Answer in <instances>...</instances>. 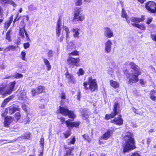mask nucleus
Wrapping results in <instances>:
<instances>
[{
    "instance_id": "38",
    "label": "nucleus",
    "mask_w": 156,
    "mask_h": 156,
    "mask_svg": "<svg viewBox=\"0 0 156 156\" xmlns=\"http://www.w3.org/2000/svg\"><path fill=\"white\" fill-rule=\"evenodd\" d=\"M21 115L19 112L16 113L14 115V118L15 119V122L18 121L19 119L20 118Z\"/></svg>"
},
{
    "instance_id": "62",
    "label": "nucleus",
    "mask_w": 156,
    "mask_h": 156,
    "mask_svg": "<svg viewBox=\"0 0 156 156\" xmlns=\"http://www.w3.org/2000/svg\"><path fill=\"white\" fill-rule=\"evenodd\" d=\"M155 131V130L154 129H151L149 131V133H152L153 132H154Z\"/></svg>"
},
{
    "instance_id": "25",
    "label": "nucleus",
    "mask_w": 156,
    "mask_h": 156,
    "mask_svg": "<svg viewBox=\"0 0 156 156\" xmlns=\"http://www.w3.org/2000/svg\"><path fill=\"white\" fill-rule=\"evenodd\" d=\"M109 83L111 86L114 88L116 89L119 88V83L113 80H110L109 82Z\"/></svg>"
},
{
    "instance_id": "56",
    "label": "nucleus",
    "mask_w": 156,
    "mask_h": 156,
    "mask_svg": "<svg viewBox=\"0 0 156 156\" xmlns=\"http://www.w3.org/2000/svg\"><path fill=\"white\" fill-rule=\"evenodd\" d=\"M3 16V14L2 12V7L0 6V16H1V18H2Z\"/></svg>"
},
{
    "instance_id": "34",
    "label": "nucleus",
    "mask_w": 156,
    "mask_h": 156,
    "mask_svg": "<svg viewBox=\"0 0 156 156\" xmlns=\"http://www.w3.org/2000/svg\"><path fill=\"white\" fill-rule=\"evenodd\" d=\"M122 16L123 18H125L126 19V21L128 23L129 22V21L128 20V15H127L125 11L123 9H122Z\"/></svg>"
},
{
    "instance_id": "51",
    "label": "nucleus",
    "mask_w": 156,
    "mask_h": 156,
    "mask_svg": "<svg viewBox=\"0 0 156 156\" xmlns=\"http://www.w3.org/2000/svg\"><path fill=\"white\" fill-rule=\"evenodd\" d=\"M108 71V73L110 75H112L114 72L113 69L112 68H109Z\"/></svg>"
},
{
    "instance_id": "54",
    "label": "nucleus",
    "mask_w": 156,
    "mask_h": 156,
    "mask_svg": "<svg viewBox=\"0 0 156 156\" xmlns=\"http://www.w3.org/2000/svg\"><path fill=\"white\" fill-rule=\"evenodd\" d=\"M152 18H148L147 21L146 23L147 24H149L151 23V22H152Z\"/></svg>"
},
{
    "instance_id": "30",
    "label": "nucleus",
    "mask_w": 156,
    "mask_h": 156,
    "mask_svg": "<svg viewBox=\"0 0 156 156\" xmlns=\"http://www.w3.org/2000/svg\"><path fill=\"white\" fill-rule=\"evenodd\" d=\"M132 25L133 26L136 27L142 30H144L145 29V27L143 24L140 25L137 23H133L132 24Z\"/></svg>"
},
{
    "instance_id": "61",
    "label": "nucleus",
    "mask_w": 156,
    "mask_h": 156,
    "mask_svg": "<svg viewBox=\"0 0 156 156\" xmlns=\"http://www.w3.org/2000/svg\"><path fill=\"white\" fill-rule=\"evenodd\" d=\"M131 125H132V126L133 127L136 128V127H137V126L136 125V124L135 123L133 122H131Z\"/></svg>"
},
{
    "instance_id": "7",
    "label": "nucleus",
    "mask_w": 156,
    "mask_h": 156,
    "mask_svg": "<svg viewBox=\"0 0 156 156\" xmlns=\"http://www.w3.org/2000/svg\"><path fill=\"white\" fill-rule=\"evenodd\" d=\"M119 105L117 102H115L114 105L113 111L110 114H106L105 116V119L107 120L114 118L118 114V108Z\"/></svg>"
},
{
    "instance_id": "29",
    "label": "nucleus",
    "mask_w": 156,
    "mask_h": 156,
    "mask_svg": "<svg viewBox=\"0 0 156 156\" xmlns=\"http://www.w3.org/2000/svg\"><path fill=\"white\" fill-rule=\"evenodd\" d=\"M16 48V46L12 45H10L7 47L5 49H4V52H6L10 50L13 51L15 50Z\"/></svg>"
},
{
    "instance_id": "35",
    "label": "nucleus",
    "mask_w": 156,
    "mask_h": 156,
    "mask_svg": "<svg viewBox=\"0 0 156 156\" xmlns=\"http://www.w3.org/2000/svg\"><path fill=\"white\" fill-rule=\"evenodd\" d=\"M75 141V137H74L70 139H68L67 140V143L68 145H71V144H74Z\"/></svg>"
},
{
    "instance_id": "40",
    "label": "nucleus",
    "mask_w": 156,
    "mask_h": 156,
    "mask_svg": "<svg viewBox=\"0 0 156 156\" xmlns=\"http://www.w3.org/2000/svg\"><path fill=\"white\" fill-rule=\"evenodd\" d=\"M26 55V52L24 51H22L21 52V58L23 61H26L25 58Z\"/></svg>"
},
{
    "instance_id": "60",
    "label": "nucleus",
    "mask_w": 156,
    "mask_h": 156,
    "mask_svg": "<svg viewBox=\"0 0 156 156\" xmlns=\"http://www.w3.org/2000/svg\"><path fill=\"white\" fill-rule=\"evenodd\" d=\"M60 119L62 123H64L65 121V119L64 117H62Z\"/></svg>"
},
{
    "instance_id": "26",
    "label": "nucleus",
    "mask_w": 156,
    "mask_h": 156,
    "mask_svg": "<svg viewBox=\"0 0 156 156\" xmlns=\"http://www.w3.org/2000/svg\"><path fill=\"white\" fill-rule=\"evenodd\" d=\"M23 76L21 74L19 73H16L13 75L11 76H6L5 78L8 79L10 78H15L16 79H19L23 77Z\"/></svg>"
},
{
    "instance_id": "50",
    "label": "nucleus",
    "mask_w": 156,
    "mask_h": 156,
    "mask_svg": "<svg viewBox=\"0 0 156 156\" xmlns=\"http://www.w3.org/2000/svg\"><path fill=\"white\" fill-rule=\"evenodd\" d=\"M12 22L9 21H7L5 24V27L7 29L10 25Z\"/></svg>"
},
{
    "instance_id": "46",
    "label": "nucleus",
    "mask_w": 156,
    "mask_h": 156,
    "mask_svg": "<svg viewBox=\"0 0 156 156\" xmlns=\"http://www.w3.org/2000/svg\"><path fill=\"white\" fill-rule=\"evenodd\" d=\"M31 93L33 97L36 96L37 95V92L36 89V90L34 89H32L31 90Z\"/></svg>"
},
{
    "instance_id": "27",
    "label": "nucleus",
    "mask_w": 156,
    "mask_h": 156,
    "mask_svg": "<svg viewBox=\"0 0 156 156\" xmlns=\"http://www.w3.org/2000/svg\"><path fill=\"white\" fill-rule=\"evenodd\" d=\"M43 62L46 66V68L48 71L50 70L51 69V66L47 58H44L43 59Z\"/></svg>"
},
{
    "instance_id": "18",
    "label": "nucleus",
    "mask_w": 156,
    "mask_h": 156,
    "mask_svg": "<svg viewBox=\"0 0 156 156\" xmlns=\"http://www.w3.org/2000/svg\"><path fill=\"white\" fill-rule=\"evenodd\" d=\"M14 120L13 118L11 117H6L5 118L4 125L5 126L8 127L10 124Z\"/></svg>"
},
{
    "instance_id": "23",
    "label": "nucleus",
    "mask_w": 156,
    "mask_h": 156,
    "mask_svg": "<svg viewBox=\"0 0 156 156\" xmlns=\"http://www.w3.org/2000/svg\"><path fill=\"white\" fill-rule=\"evenodd\" d=\"M80 29L78 28H73V34L75 38H79L80 32Z\"/></svg>"
},
{
    "instance_id": "41",
    "label": "nucleus",
    "mask_w": 156,
    "mask_h": 156,
    "mask_svg": "<svg viewBox=\"0 0 156 156\" xmlns=\"http://www.w3.org/2000/svg\"><path fill=\"white\" fill-rule=\"evenodd\" d=\"M10 32L11 31L9 30L6 34V39L9 41V42H10L12 40L10 36Z\"/></svg>"
},
{
    "instance_id": "59",
    "label": "nucleus",
    "mask_w": 156,
    "mask_h": 156,
    "mask_svg": "<svg viewBox=\"0 0 156 156\" xmlns=\"http://www.w3.org/2000/svg\"><path fill=\"white\" fill-rule=\"evenodd\" d=\"M151 139L150 138H148L147 139V144H148V146L150 143L151 142Z\"/></svg>"
},
{
    "instance_id": "24",
    "label": "nucleus",
    "mask_w": 156,
    "mask_h": 156,
    "mask_svg": "<svg viewBox=\"0 0 156 156\" xmlns=\"http://www.w3.org/2000/svg\"><path fill=\"white\" fill-rule=\"evenodd\" d=\"M144 20V16H142L140 18L132 17L130 18L131 21L133 22L139 23L143 21Z\"/></svg>"
},
{
    "instance_id": "44",
    "label": "nucleus",
    "mask_w": 156,
    "mask_h": 156,
    "mask_svg": "<svg viewBox=\"0 0 156 156\" xmlns=\"http://www.w3.org/2000/svg\"><path fill=\"white\" fill-rule=\"evenodd\" d=\"M40 144L41 146V147L42 148V151L43 150L44 147V138L42 137L41 138L40 141Z\"/></svg>"
},
{
    "instance_id": "14",
    "label": "nucleus",
    "mask_w": 156,
    "mask_h": 156,
    "mask_svg": "<svg viewBox=\"0 0 156 156\" xmlns=\"http://www.w3.org/2000/svg\"><path fill=\"white\" fill-rule=\"evenodd\" d=\"M66 78L67 79L68 82L70 83L75 84L76 82V78L74 77L73 75L69 73L68 71L65 74Z\"/></svg>"
},
{
    "instance_id": "39",
    "label": "nucleus",
    "mask_w": 156,
    "mask_h": 156,
    "mask_svg": "<svg viewBox=\"0 0 156 156\" xmlns=\"http://www.w3.org/2000/svg\"><path fill=\"white\" fill-rule=\"evenodd\" d=\"M85 73V71L82 68H80L79 69L77 74L79 76L84 75Z\"/></svg>"
},
{
    "instance_id": "22",
    "label": "nucleus",
    "mask_w": 156,
    "mask_h": 156,
    "mask_svg": "<svg viewBox=\"0 0 156 156\" xmlns=\"http://www.w3.org/2000/svg\"><path fill=\"white\" fill-rule=\"evenodd\" d=\"M65 150L66 151V153L64 156H73V154H72V151L74 150V147H68L65 146L64 147Z\"/></svg>"
},
{
    "instance_id": "45",
    "label": "nucleus",
    "mask_w": 156,
    "mask_h": 156,
    "mask_svg": "<svg viewBox=\"0 0 156 156\" xmlns=\"http://www.w3.org/2000/svg\"><path fill=\"white\" fill-rule=\"evenodd\" d=\"M75 2L76 5L80 6L82 3V0H75Z\"/></svg>"
},
{
    "instance_id": "17",
    "label": "nucleus",
    "mask_w": 156,
    "mask_h": 156,
    "mask_svg": "<svg viewBox=\"0 0 156 156\" xmlns=\"http://www.w3.org/2000/svg\"><path fill=\"white\" fill-rule=\"evenodd\" d=\"M105 52L108 53H109L111 50V46L112 44V43L111 40H108L105 43Z\"/></svg>"
},
{
    "instance_id": "33",
    "label": "nucleus",
    "mask_w": 156,
    "mask_h": 156,
    "mask_svg": "<svg viewBox=\"0 0 156 156\" xmlns=\"http://www.w3.org/2000/svg\"><path fill=\"white\" fill-rule=\"evenodd\" d=\"M82 115L84 119H87L89 117L88 111L84 109V112H82Z\"/></svg>"
},
{
    "instance_id": "57",
    "label": "nucleus",
    "mask_w": 156,
    "mask_h": 156,
    "mask_svg": "<svg viewBox=\"0 0 156 156\" xmlns=\"http://www.w3.org/2000/svg\"><path fill=\"white\" fill-rule=\"evenodd\" d=\"M133 112H134L135 113H136L137 114H141L140 112L137 110L134 109L133 110Z\"/></svg>"
},
{
    "instance_id": "15",
    "label": "nucleus",
    "mask_w": 156,
    "mask_h": 156,
    "mask_svg": "<svg viewBox=\"0 0 156 156\" xmlns=\"http://www.w3.org/2000/svg\"><path fill=\"white\" fill-rule=\"evenodd\" d=\"M104 35L106 37L110 38L113 36V31L108 27H105L104 29Z\"/></svg>"
},
{
    "instance_id": "1",
    "label": "nucleus",
    "mask_w": 156,
    "mask_h": 156,
    "mask_svg": "<svg viewBox=\"0 0 156 156\" xmlns=\"http://www.w3.org/2000/svg\"><path fill=\"white\" fill-rule=\"evenodd\" d=\"M125 65L126 67H130L133 69L132 73L129 74L127 69L124 71V73L126 75L127 77L129 78L128 83H136L138 81V76L141 73L140 69L139 67L136 65L134 63L127 62L125 63Z\"/></svg>"
},
{
    "instance_id": "28",
    "label": "nucleus",
    "mask_w": 156,
    "mask_h": 156,
    "mask_svg": "<svg viewBox=\"0 0 156 156\" xmlns=\"http://www.w3.org/2000/svg\"><path fill=\"white\" fill-rule=\"evenodd\" d=\"M150 98L151 100L155 101L156 99V94L154 90H152L150 91Z\"/></svg>"
},
{
    "instance_id": "3",
    "label": "nucleus",
    "mask_w": 156,
    "mask_h": 156,
    "mask_svg": "<svg viewBox=\"0 0 156 156\" xmlns=\"http://www.w3.org/2000/svg\"><path fill=\"white\" fill-rule=\"evenodd\" d=\"M16 84V82L13 81L10 82L6 86L5 84L0 85V94L2 95L5 94H11Z\"/></svg>"
},
{
    "instance_id": "48",
    "label": "nucleus",
    "mask_w": 156,
    "mask_h": 156,
    "mask_svg": "<svg viewBox=\"0 0 156 156\" xmlns=\"http://www.w3.org/2000/svg\"><path fill=\"white\" fill-rule=\"evenodd\" d=\"M64 134L65 138H67L71 135V133L70 131H67L66 133H64Z\"/></svg>"
},
{
    "instance_id": "55",
    "label": "nucleus",
    "mask_w": 156,
    "mask_h": 156,
    "mask_svg": "<svg viewBox=\"0 0 156 156\" xmlns=\"http://www.w3.org/2000/svg\"><path fill=\"white\" fill-rule=\"evenodd\" d=\"M60 97L62 99L64 100L66 99V95L64 93H62L61 94Z\"/></svg>"
},
{
    "instance_id": "53",
    "label": "nucleus",
    "mask_w": 156,
    "mask_h": 156,
    "mask_svg": "<svg viewBox=\"0 0 156 156\" xmlns=\"http://www.w3.org/2000/svg\"><path fill=\"white\" fill-rule=\"evenodd\" d=\"M151 37L153 40L156 41V34H151Z\"/></svg>"
},
{
    "instance_id": "58",
    "label": "nucleus",
    "mask_w": 156,
    "mask_h": 156,
    "mask_svg": "<svg viewBox=\"0 0 156 156\" xmlns=\"http://www.w3.org/2000/svg\"><path fill=\"white\" fill-rule=\"evenodd\" d=\"M23 109L25 111L27 112L26 106L25 105H23L22 106Z\"/></svg>"
},
{
    "instance_id": "37",
    "label": "nucleus",
    "mask_w": 156,
    "mask_h": 156,
    "mask_svg": "<svg viewBox=\"0 0 156 156\" xmlns=\"http://www.w3.org/2000/svg\"><path fill=\"white\" fill-rule=\"evenodd\" d=\"M69 57H71V56H79V52L77 50H74L71 53L69 54Z\"/></svg>"
},
{
    "instance_id": "13",
    "label": "nucleus",
    "mask_w": 156,
    "mask_h": 156,
    "mask_svg": "<svg viewBox=\"0 0 156 156\" xmlns=\"http://www.w3.org/2000/svg\"><path fill=\"white\" fill-rule=\"evenodd\" d=\"M25 26H24L23 28H20L19 31L20 35L21 36L22 39L25 38L24 34L26 37V39L27 41H30L29 36L27 31L25 30Z\"/></svg>"
},
{
    "instance_id": "10",
    "label": "nucleus",
    "mask_w": 156,
    "mask_h": 156,
    "mask_svg": "<svg viewBox=\"0 0 156 156\" xmlns=\"http://www.w3.org/2000/svg\"><path fill=\"white\" fill-rule=\"evenodd\" d=\"M70 33V31L68 27L66 26H63L61 36L60 39V41L62 42L63 41L64 36L65 35L67 42H68L69 40V34Z\"/></svg>"
},
{
    "instance_id": "63",
    "label": "nucleus",
    "mask_w": 156,
    "mask_h": 156,
    "mask_svg": "<svg viewBox=\"0 0 156 156\" xmlns=\"http://www.w3.org/2000/svg\"><path fill=\"white\" fill-rule=\"evenodd\" d=\"M80 92H79L77 93V97L78 99L79 100L80 99Z\"/></svg>"
},
{
    "instance_id": "5",
    "label": "nucleus",
    "mask_w": 156,
    "mask_h": 156,
    "mask_svg": "<svg viewBox=\"0 0 156 156\" xmlns=\"http://www.w3.org/2000/svg\"><path fill=\"white\" fill-rule=\"evenodd\" d=\"M85 15L83 13V10L80 8H77L74 12V16L73 20V22H82L85 19Z\"/></svg>"
},
{
    "instance_id": "8",
    "label": "nucleus",
    "mask_w": 156,
    "mask_h": 156,
    "mask_svg": "<svg viewBox=\"0 0 156 156\" xmlns=\"http://www.w3.org/2000/svg\"><path fill=\"white\" fill-rule=\"evenodd\" d=\"M80 61L79 58H73L69 57L67 60L68 64L72 67L74 66H79V62Z\"/></svg>"
},
{
    "instance_id": "20",
    "label": "nucleus",
    "mask_w": 156,
    "mask_h": 156,
    "mask_svg": "<svg viewBox=\"0 0 156 156\" xmlns=\"http://www.w3.org/2000/svg\"><path fill=\"white\" fill-rule=\"evenodd\" d=\"M66 123L68 128L72 127H76L77 128L80 125V122H70L69 120H68L66 122Z\"/></svg>"
},
{
    "instance_id": "2",
    "label": "nucleus",
    "mask_w": 156,
    "mask_h": 156,
    "mask_svg": "<svg viewBox=\"0 0 156 156\" xmlns=\"http://www.w3.org/2000/svg\"><path fill=\"white\" fill-rule=\"evenodd\" d=\"M124 140L125 143L123 145V153H125L136 148L134 145L135 142L132 133L127 132L126 135L124 137Z\"/></svg>"
},
{
    "instance_id": "49",
    "label": "nucleus",
    "mask_w": 156,
    "mask_h": 156,
    "mask_svg": "<svg viewBox=\"0 0 156 156\" xmlns=\"http://www.w3.org/2000/svg\"><path fill=\"white\" fill-rule=\"evenodd\" d=\"M140 82L141 85L143 86L144 87L145 86L146 84V82L144 81V80L142 79H140Z\"/></svg>"
},
{
    "instance_id": "52",
    "label": "nucleus",
    "mask_w": 156,
    "mask_h": 156,
    "mask_svg": "<svg viewBox=\"0 0 156 156\" xmlns=\"http://www.w3.org/2000/svg\"><path fill=\"white\" fill-rule=\"evenodd\" d=\"M131 156H141L137 152H134L131 154Z\"/></svg>"
},
{
    "instance_id": "11",
    "label": "nucleus",
    "mask_w": 156,
    "mask_h": 156,
    "mask_svg": "<svg viewBox=\"0 0 156 156\" xmlns=\"http://www.w3.org/2000/svg\"><path fill=\"white\" fill-rule=\"evenodd\" d=\"M17 93V96L19 100L22 101L23 102L27 101V98L26 96V92L25 90L20 91L18 90Z\"/></svg>"
},
{
    "instance_id": "42",
    "label": "nucleus",
    "mask_w": 156,
    "mask_h": 156,
    "mask_svg": "<svg viewBox=\"0 0 156 156\" xmlns=\"http://www.w3.org/2000/svg\"><path fill=\"white\" fill-rule=\"evenodd\" d=\"M54 53V51L52 50H49L48 53H47V55L49 58H50L53 56Z\"/></svg>"
},
{
    "instance_id": "31",
    "label": "nucleus",
    "mask_w": 156,
    "mask_h": 156,
    "mask_svg": "<svg viewBox=\"0 0 156 156\" xmlns=\"http://www.w3.org/2000/svg\"><path fill=\"white\" fill-rule=\"evenodd\" d=\"M45 87L43 86H39L36 88L37 92V94H40L44 91Z\"/></svg>"
},
{
    "instance_id": "12",
    "label": "nucleus",
    "mask_w": 156,
    "mask_h": 156,
    "mask_svg": "<svg viewBox=\"0 0 156 156\" xmlns=\"http://www.w3.org/2000/svg\"><path fill=\"white\" fill-rule=\"evenodd\" d=\"M20 108L17 107H9L5 109V112L2 114V116H4L8 113L10 114H13L16 112L20 111Z\"/></svg>"
},
{
    "instance_id": "9",
    "label": "nucleus",
    "mask_w": 156,
    "mask_h": 156,
    "mask_svg": "<svg viewBox=\"0 0 156 156\" xmlns=\"http://www.w3.org/2000/svg\"><path fill=\"white\" fill-rule=\"evenodd\" d=\"M145 7L147 10L151 13L156 12V4L153 1H150L145 4Z\"/></svg>"
},
{
    "instance_id": "4",
    "label": "nucleus",
    "mask_w": 156,
    "mask_h": 156,
    "mask_svg": "<svg viewBox=\"0 0 156 156\" xmlns=\"http://www.w3.org/2000/svg\"><path fill=\"white\" fill-rule=\"evenodd\" d=\"M83 85L86 90L90 89L91 92L95 91L98 88L96 80L93 79L92 77L88 78L87 82H84Z\"/></svg>"
},
{
    "instance_id": "19",
    "label": "nucleus",
    "mask_w": 156,
    "mask_h": 156,
    "mask_svg": "<svg viewBox=\"0 0 156 156\" xmlns=\"http://www.w3.org/2000/svg\"><path fill=\"white\" fill-rule=\"evenodd\" d=\"M114 130L110 129L108 130L102 136V138L104 140H107L112 135Z\"/></svg>"
},
{
    "instance_id": "16",
    "label": "nucleus",
    "mask_w": 156,
    "mask_h": 156,
    "mask_svg": "<svg viewBox=\"0 0 156 156\" xmlns=\"http://www.w3.org/2000/svg\"><path fill=\"white\" fill-rule=\"evenodd\" d=\"M111 122L114 123L117 125H121L123 123V120L121 115H119L117 117L115 118L113 120H111Z\"/></svg>"
},
{
    "instance_id": "64",
    "label": "nucleus",
    "mask_w": 156,
    "mask_h": 156,
    "mask_svg": "<svg viewBox=\"0 0 156 156\" xmlns=\"http://www.w3.org/2000/svg\"><path fill=\"white\" fill-rule=\"evenodd\" d=\"M13 15H12V16L10 17L9 20V22H12V20H13Z\"/></svg>"
},
{
    "instance_id": "36",
    "label": "nucleus",
    "mask_w": 156,
    "mask_h": 156,
    "mask_svg": "<svg viewBox=\"0 0 156 156\" xmlns=\"http://www.w3.org/2000/svg\"><path fill=\"white\" fill-rule=\"evenodd\" d=\"M75 48L74 43L73 42H70L68 43L67 48L68 50H72Z\"/></svg>"
},
{
    "instance_id": "32",
    "label": "nucleus",
    "mask_w": 156,
    "mask_h": 156,
    "mask_svg": "<svg viewBox=\"0 0 156 156\" xmlns=\"http://www.w3.org/2000/svg\"><path fill=\"white\" fill-rule=\"evenodd\" d=\"M12 96H11L5 99L2 104V107H4L6 105L12 98Z\"/></svg>"
},
{
    "instance_id": "47",
    "label": "nucleus",
    "mask_w": 156,
    "mask_h": 156,
    "mask_svg": "<svg viewBox=\"0 0 156 156\" xmlns=\"http://www.w3.org/2000/svg\"><path fill=\"white\" fill-rule=\"evenodd\" d=\"M23 45V47L25 49H27L29 48L30 47V44L28 42L24 43Z\"/></svg>"
},
{
    "instance_id": "21",
    "label": "nucleus",
    "mask_w": 156,
    "mask_h": 156,
    "mask_svg": "<svg viewBox=\"0 0 156 156\" xmlns=\"http://www.w3.org/2000/svg\"><path fill=\"white\" fill-rule=\"evenodd\" d=\"M62 31L61 22L59 20L57 24L56 28V34L57 36L59 37L61 35V32Z\"/></svg>"
},
{
    "instance_id": "6",
    "label": "nucleus",
    "mask_w": 156,
    "mask_h": 156,
    "mask_svg": "<svg viewBox=\"0 0 156 156\" xmlns=\"http://www.w3.org/2000/svg\"><path fill=\"white\" fill-rule=\"evenodd\" d=\"M58 111L62 115L65 116L68 115L69 118L73 119L76 116L73 111L69 110L66 107L59 106Z\"/></svg>"
},
{
    "instance_id": "43",
    "label": "nucleus",
    "mask_w": 156,
    "mask_h": 156,
    "mask_svg": "<svg viewBox=\"0 0 156 156\" xmlns=\"http://www.w3.org/2000/svg\"><path fill=\"white\" fill-rule=\"evenodd\" d=\"M83 137L85 139L87 140L89 143L91 141V139L90 138L89 136L87 135L84 134L83 135Z\"/></svg>"
}]
</instances>
